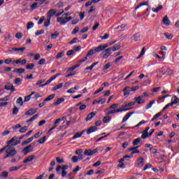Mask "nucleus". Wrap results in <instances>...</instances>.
<instances>
[{
  "instance_id": "obj_17",
  "label": "nucleus",
  "mask_w": 179,
  "mask_h": 179,
  "mask_svg": "<svg viewBox=\"0 0 179 179\" xmlns=\"http://www.w3.org/2000/svg\"><path fill=\"white\" fill-rule=\"evenodd\" d=\"M13 73H24L26 72V70L23 68H20V69H15L13 71Z\"/></svg>"
},
{
  "instance_id": "obj_6",
  "label": "nucleus",
  "mask_w": 179,
  "mask_h": 179,
  "mask_svg": "<svg viewBox=\"0 0 179 179\" xmlns=\"http://www.w3.org/2000/svg\"><path fill=\"white\" fill-rule=\"evenodd\" d=\"M111 50L112 49L109 48L102 50L103 58L104 59H107V58H108L110 57V55H111V54H113V52Z\"/></svg>"
},
{
  "instance_id": "obj_16",
  "label": "nucleus",
  "mask_w": 179,
  "mask_h": 179,
  "mask_svg": "<svg viewBox=\"0 0 179 179\" xmlns=\"http://www.w3.org/2000/svg\"><path fill=\"white\" fill-rule=\"evenodd\" d=\"M162 22L165 26H170V20L167 15L164 17Z\"/></svg>"
},
{
  "instance_id": "obj_22",
  "label": "nucleus",
  "mask_w": 179,
  "mask_h": 179,
  "mask_svg": "<svg viewBox=\"0 0 179 179\" xmlns=\"http://www.w3.org/2000/svg\"><path fill=\"white\" fill-rule=\"evenodd\" d=\"M33 139H34V137L31 136V138H28L27 140L22 141V146H24V145H27L28 143L33 142Z\"/></svg>"
},
{
  "instance_id": "obj_3",
  "label": "nucleus",
  "mask_w": 179,
  "mask_h": 179,
  "mask_svg": "<svg viewBox=\"0 0 179 179\" xmlns=\"http://www.w3.org/2000/svg\"><path fill=\"white\" fill-rule=\"evenodd\" d=\"M101 51L103 50L100 45L98 47H94L88 51L86 57H91V55H94L96 52H101Z\"/></svg>"
},
{
  "instance_id": "obj_50",
  "label": "nucleus",
  "mask_w": 179,
  "mask_h": 179,
  "mask_svg": "<svg viewBox=\"0 0 179 179\" xmlns=\"http://www.w3.org/2000/svg\"><path fill=\"white\" fill-rule=\"evenodd\" d=\"M17 113H19V108H17V107H16V106H14V108L13 109V115H17Z\"/></svg>"
},
{
  "instance_id": "obj_14",
  "label": "nucleus",
  "mask_w": 179,
  "mask_h": 179,
  "mask_svg": "<svg viewBox=\"0 0 179 179\" xmlns=\"http://www.w3.org/2000/svg\"><path fill=\"white\" fill-rule=\"evenodd\" d=\"M37 113V109L30 108L25 113V115H33V114H36Z\"/></svg>"
},
{
  "instance_id": "obj_46",
  "label": "nucleus",
  "mask_w": 179,
  "mask_h": 179,
  "mask_svg": "<svg viewBox=\"0 0 179 179\" xmlns=\"http://www.w3.org/2000/svg\"><path fill=\"white\" fill-rule=\"evenodd\" d=\"M84 155H85V156H92V150L91 149L85 150L84 152Z\"/></svg>"
},
{
  "instance_id": "obj_24",
  "label": "nucleus",
  "mask_w": 179,
  "mask_h": 179,
  "mask_svg": "<svg viewBox=\"0 0 179 179\" xmlns=\"http://www.w3.org/2000/svg\"><path fill=\"white\" fill-rule=\"evenodd\" d=\"M99 64V62H94L90 66L86 67L85 68V71H92V69H93L96 65Z\"/></svg>"
},
{
  "instance_id": "obj_49",
  "label": "nucleus",
  "mask_w": 179,
  "mask_h": 179,
  "mask_svg": "<svg viewBox=\"0 0 179 179\" xmlns=\"http://www.w3.org/2000/svg\"><path fill=\"white\" fill-rule=\"evenodd\" d=\"M41 135H43V131H38V132L36 133L33 137H34V138H35L36 139H37V138H40V136H41Z\"/></svg>"
},
{
  "instance_id": "obj_33",
  "label": "nucleus",
  "mask_w": 179,
  "mask_h": 179,
  "mask_svg": "<svg viewBox=\"0 0 179 179\" xmlns=\"http://www.w3.org/2000/svg\"><path fill=\"white\" fill-rule=\"evenodd\" d=\"M22 167V166H11L10 167L9 171L10 173H12V171H17V170H19L20 168Z\"/></svg>"
},
{
  "instance_id": "obj_23",
  "label": "nucleus",
  "mask_w": 179,
  "mask_h": 179,
  "mask_svg": "<svg viewBox=\"0 0 179 179\" xmlns=\"http://www.w3.org/2000/svg\"><path fill=\"white\" fill-rule=\"evenodd\" d=\"M115 113H121V109H113V110H109L106 113V115H110L111 114H115Z\"/></svg>"
},
{
  "instance_id": "obj_13",
  "label": "nucleus",
  "mask_w": 179,
  "mask_h": 179,
  "mask_svg": "<svg viewBox=\"0 0 179 179\" xmlns=\"http://www.w3.org/2000/svg\"><path fill=\"white\" fill-rule=\"evenodd\" d=\"M132 114H135L134 111L130 112L129 113H127L124 118L122 120V124H124V122H127V121H128V119L131 117V115H132Z\"/></svg>"
},
{
  "instance_id": "obj_48",
  "label": "nucleus",
  "mask_w": 179,
  "mask_h": 179,
  "mask_svg": "<svg viewBox=\"0 0 179 179\" xmlns=\"http://www.w3.org/2000/svg\"><path fill=\"white\" fill-rule=\"evenodd\" d=\"M113 66V63L112 62H109L108 64H106L104 67H103V71H106V69H108V68H110V66Z\"/></svg>"
},
{
  "instance_id": "obj_34",
  "label": "nucleus",
  "mask_w": 179,
  "mask_h": 179,
  "mask_svg": "<svg viewBox=\"0 0 179 179\" xmlns=\"http://www.w3.org/2000/svg\"><path fill=\"white\" fill-rule=\"evenodd\" d=\"M32 27H34V23L33 22H29L27 24V30H30Z\"/></svg>"
},
{
  "instance_id": "obj_37",
  "label": "nucleus",
  "mask_w": 179,
  "mask_h": 179,
  "mask_svg": "<svg viewBox=\"0 0 179 179\" xmlns=\"http://www.w3.org/2000/svg\"><path fill=\"white\" fill-rule=\"evenodd\" d=\"M58 36H59V32L55 31L54 34H52L50 35V37L52 40H55V38H57V37H58Z\"/></svg>"
},
{
  "instance_id": "obj_64",
  "label": "nucleus",
  "mask_w": 179,
  "mask_h": 179,
  "mask_svg": "<svg viewBox=\"0 0 179 179\" xmlns=\"http://www.w3.org/2000/svg\"><path fill=\"white\" fill-rule=\"evenodd\" d=\"M10 97L9 96H6L4 98L0 99V101H8Z\"/></svg>"
},
{
  "instance_id": "obj_54",
  "label": "nucleus",
  "mask_w": 179,
  "mask_h": 179,
  "mask_svg": "<svg viewBox=\"0 0 179 179\" xmlns=\"http://www.w3.org/2000/svg\"><path fill=\"white\" fill-rule=\"evenodd\" d=\"M56 161L59 164H61V163H65V161L64 160V159H61L60 157H57L56 158Z\"/></svg>"
},
{
  "instance_id": "obj_9",
  "label": "nucleus",
  "mask_w": 179,
  "mask_h": 179,
  "mask_svg": "<svg viewBox=\"0 0 179 179\" xmlns=\"http://www.w3.org/2000/svg\"><path fill=\"white\" fill-rule=\"evenodd\" d=\"M149 129H150V127H148L143 131V134L141 135V139H146V138H149V133L148 132Z\"/></svg>"
},
{
  "instance_id": "obj_26",
  "label": "nucleus",
  "mask_w": 179,
  "mask_h": 179,
  "mask_svg": "<svg viewBox=\"0 0 179 179\" xmlns=\"http://www.w3.org/2000/svg\"><path fill=\"white\" fill-rule=\"evenodd\" d=\"M80 66V64H77L70 68H69L67 69V72H71V71H75V69H76V68H79Z\"/></svg>"
},
{
  "instance_id": "obj_61",
  "label": "nucleus",
  "mask_w": 179,
  "mask_h": 179,
  "mask_svg": "<svg viewBox=\"0 0 179 179\" xmlns=\"http://www.w3.org/2000/svg\"><path fill=\"white\" fill-rule=\"evenodd\" d=\"M61 73H57L55 76H52L50 79L52 80H55V79H57V78H58V76H61Z\"/></svg>"
},
{
  "instance_id": "obj_53",
  "label": "nucleus",
  "mask_w": 179,
  "mask_h": 179,
  "mask_svg": "<svg viewBox=\"0 0 179 179\" xmlns=\"http://www.w3.org/2000/svg\"><path fill=\"white\" fill-rule=\"evenodd\" d=\"M164 35L165 36L166 38H168V40H171L173 37L172 34H170L169 35V34H167V33H164Z\"/></svg>"
},
{
  "instance_id": "obj_20",
  "label": "nucleus",
  "mask_w": 179,
  "mask_h": 179,
  "mask_svg": "<svg viewBox=\"0 0 179 179\" xmlns=\"http://www.w3.org/2000/svg\"><path fill=\"white\" fill-rule=\"evenodd\" d=\"M65 101V98H58L57 100L53 103V106H59L62 103Z\"/></svg>"
},
{
  "instance_id": "obj_25",
  "label": "nucleus",
  "mask_w": 179,
  "mask_h": 179,
  "mask_svg": "<svg viewBox=\"0 0 179 179\" xmlns=\"http://www.w3.org/2000/svg\"><path fill=\"white\" fill-rule=\"evenodd\" d=\"M141 138H137L136 139H134L132 142V145L133 146H138V145H139V143H141Z\"/></svg>"
},
{
  "instance_id": "obj_60",
  "label": "nucleus",
  "mask_w": 179,
  "mask_h": 179,
  "mask_svg": "<svg viewBox=\"0 0 179 179\" xmlns=\"http://www.w3.org/2000/svg\"><path fill=\"white\" fill-rule=\"evenodd\" d=\"M22 37H23V34H22V32H17L16 34H15V38H22Z\"/></svg>"
},
{
  "instance_id": "obj_4",
  "label": "nucleus",
  "mask_w": 179,
  "mask_h": 179,
  "mask_svg": "<svg viewBox=\"0 0 179 179\" xmlns=\"http://www.w3.org/2000/svg\"><path fill=\"white\" fill-rule=\"evenodd\" d=\"M15 141H17V136H13L10 141L6 142V145L4 146L3 148L0 149V153H2L5 150L8 149L9 148L10 143H13Z\"/></svg>"
},
{
  "instance_id": "obj_15",
  "label": "nucleus",
  "mask_w": 179,
  "mask_h": 179,
  "mask_svg": "<svg viewBox=\"0 0 179 179\" xmlns=\"http://www.w3.org/2000/svg\"><path fill=\"white\" fill-rule=\"evenodd\" d=\"M85 132H86V130H83L80 133L78 132L76 133L73 137L72 139H78V138H80V136H82L83 135V134H85Z\"/></svg>"
},
{
  "instance_id": "obj_51",
  "label": "nucleus",
  "mask_w": 179,
  "mask_h": 179,
  "mask_svg": "<svg viewBox=\"0 0 179 179\" xmlns=\"http://www.w3.org/2000/svg\"><path fill=\"white\" fill-rule=\"evenodd\" d=\"M27 129H28V127L24 126V127H22L21 129H20L19 131H20V134H24V132H26V131H27Z\"/></svg>"
},
{
  "instance_id": "obj_27",
  "label": "nucleus",
  "mask_w": 179,
  "mask_h": 179,
  "mask_svg": "<svg viewBox=\"0 0 179 179\" xmlns=\"http://www.w3.org/2000/svg\"><path fill=\"white\" fill-rule=\"evenodd\" d=\"M55 97V94H52L45 98L43 101H51Z\"/></svg>"
},
{
  "instance_id": "obj_41",
  "label": "nucleus",
  "mask_w": 179,
  "mask_h": 179,
  "mask_svg": "<svg viewBox=\"0 0 179 179\" xmlns=\"http://www.w3.org/2000/svg\"><path fill=\"white\" fill-rule=\"evenodd\" d=\"M51 24V18H48L46 21L44 22V27H48Z\"/></svg>"
},
{
  "instance_id": "obj_43",
  "label": "nucleus",
  "mask_w": 179,
  "mask_h": 179,
  "mask_svg": "<svg viewBox=\"0 0 179 179\" xmlns=\"http://www.w3.org/2000/svg\"><path fill=\"white\" fill-rule=\"evenodd\" d=\"M80 41L78 40V38H73L69 43V44L72 45V44H76V43H79Z\"/></svg>"
},
{
  "instance_id": "obj_52",
  "label": "nucleus",
  "mask_w": 179,
  "mask_h": 179,
  "mask_svg": "<svg viewBox=\"0 0 179 179\" xmlns=\"http://www.w3.org/2000/svg\"><path fill=\"white\" fill-rule=\"evenodd\" d=\"M118 103L112 104L107 110H114V108H117Z\"/></svg>"
},
{
  "instance_id": "obj_21",
  "label": "nucleus",
  "mask_w": 179,
  "mask_h": 179,
  "mask_svg": "<svg viewBox=\"0 0 179 179\" xmlns=\"http://www.w3.org/2000/svg\"><path fill=\"white\" fill-rule=\"evenodd\" d=\"M179 99L177 97V96H173L171 99V103H170L172 106H174V104H177L178 103Z\"/></svg>"
},
{
  "instance_id": "obj_57",
  "label": "nucleus",
  "mask_w": 179,
  "mask_h": 179,
  "mask_svg": "<svg viewBox=\"0 0 179 179\" xmlns=\"http://www.w3.org/2000/svg\"><path fill=\"white\" fill-rule=\"evenodd\" d=\"M143 160H145V159H143V157H141L140 158L138 159L137 160V164L139 166L141 164H142V163H143Z\"/></svg>"
},
{
  "instance_id": "obj_62",
  "label": "nucleus",
  "mask_w": 179,
  "mask_h": 179,
  "mask_svg": "<svg viewBox=\"0 0 179 179\" xmlns=\"http://www.w3.org/2000/svg\"><path fill=\"white\" fill-rule=\"evenodd\" d=\"M79 31V27H76L71 32V34H76Z\"/></svg>"
},
{
  "instance_id": "obj_5",
  "label": "nucleus",
  "mask_w": 179,
  "mask_h": 179,
  "mask_svg": "<svg viewBox=\"0 0 179 179\" xmlns=\"http://www.w3.org/2000/svg\"><path fill=\"white\" fill-rule=\"evenodd\" d=\"M69 20H72L71 16L66 17L64 19H62V17H57V22L60 23V24H66V23H68V22H69Z\"/></svg>"
},
{
  "instance_id": "obj_39",
  "label": "nucleus",
  "mask_w": 179,
  "mask_h": 179,
  "mask_svg": "<svg viewBox=\"0 0 179 179\" xmlns=\"http://www.w3.org/2000/svg\"><path fill=\"white\" fill-rule=\"evenodd\" d=\"M67 113H69L70 115L75 114V113H76V110H75V108L71 107L67 110Z\"/></svg>"
},
{
  "instance_id": "obj_30",
  "label": "nucleus",
  "mask_w": 179,
  "mask_h": 179,
  "mask_svg": "<svg viewBox=\"0 0 179 179\" xmlns=\"http://www.w3.org/2000/svg\"><path fill=\"white\" fill-rule=\"evenodd\" d=\"M102 121H103V124H108V122H110V121H111V117L105 116Z\"/></svg>"
},
{
  "instance_id": "obj_44",
  "label": "nucleus",
  "mask_w": 179,
  "mask_h": 179,
  "mask_svg": "<svg viewBox=\"0 0 179 179\" xmlns=\"http://www.w3.org/2000/svg\"><path fill=\"white\" fill-rule=\"evenodd\" d=\"M22 59H19L17 60H13V66H16V65H18V64H21Z\"/></svg>"
},
{
  "instance_id": "obj_8",
  "label": "nucleus",
  "mask_w": 179,
  "mask_h": 179,
  "mask_svg": "<svg viewBox=\"0 0 179 179\" xmlns=\"http://www.w3.org/2000/svg\"><path fill=\"white\" fill-rule=\"evenodd\" d=\"M134 103H136L137 104H143V103H145V100L143 99V96H142L134 97Z\"/></svg>"
},
{
  "instance_id": "obj_55",
  "label": "nucleus",
  "mask_w": 179,
  "mask_h": 179,
  "mask_svg": "<svg viewBox=\"0 0 179 179\" xmlns=\"http://www.w3.org/2000/svg\"><path fill=\"white\" fill-rule=\"evenodd\" d=\"M110 45V43H105L104 45H101V49L102 50V51H103V50H106V48H107L108 46Z\"/></svg>"
},
{
  "instance_id": "obj_28",
  "label": "nucleus",
  "mask_w": 179,
  "mask_h": 179,
  "mask_svg": "<svg viewBox=\"0 0 179 179\" xmlns=\"http://www.w3.org/2000/svg\"><path fill=\"white\" fill-rule=\"evenodd\" d=\"M4 64L6 65H9L10 64H13V58H8L3 60Z\"/></svg>"
},
{
  "instance_id": "obj_40",
  "label": "nucleus",
  "mask_w": 179,
  "mask_h": 179,
  "mask_svg": "<svg viewBox=\"0 0 179 179\" xmlns=\"http://www.w3.org/2000/svg\"><path fill=\"white\" fill-rule=\"evenodd\" d=\"M64 55H65V52L64 51L57 53V55H56V59H59V58H62Z\"/></svg>"
},
{
  "instance_id": "obj_29",
  "label": "nucleus",
  "mask_w": 179,
  "mask_h": 179,
  "mask_svg": "<svg viewBox=\"0 0 179 179\" xmlns=\"http://www.w3.org/2000/svg\"><path fill=\"white\" fill-rule=\"evenodd\" d=\"M132 40H134V41H139L141 40V35H139V34H136L133 35Z\"/></svg>"
},
{
  "instance_id": "obj_32",
  "label": "nucleus",
  "mask_w": 179,
  "mask_h": 179,
  "mask_svg": "<svg viewBox=\"0 0 179 179\" xmlns=\"http://www.w3.org/2000/svg\"><path fill=\"white\" fill-rule=\"evenodd\" d=\"M156 103L155 100L151 101L148 104L145 106V110H149V108H151V107Z\"/></svg>"
},
{
  "instance_id": "obj_2",
  "label": "nucleus",
  "mask_w": 179,
  "mask_h": 179,
  "mask_svg": "<svg viewBox=\"0 0 179 179\" xmlns=\"http://www.w3.org/2000/svg\"><path fill=\"white\" fill-rule=\"evenodd\" d=\"M68 169H69V166L67 165H63V166L59 165L56 168V171L57 173H59V171H61L62 170V177H63L64 178L66 177V171L65 170H68Z\"/></svg>"
},
{
  "instance_id": "obj_18",
  "label": "nucleus",
  "mask_w": 179,
  "mask_h": 179,
  "mask_svg": "<svg viewBox=\"0 0 179 179\" xmlns=\"http://www.w3.org/2000/svg\"><path fill=\"white\" fill-rule=\"evenodd\" d=\"M56 13L57 10H55V9H50L48 12V17H49V19H51V17H52V16H54V15H55Z\"/></svg>"
},
{
  "instance_id": "obj_7",
  "label": "nucleus",
  "mask_w": 179,
  "mask_h": 179,
  "mask_svg": "<svg viewBox=\"0 0 179 179\" xmlns=\"http://www.w3.org/2000/svg\"><path fill=\"white\" fill-rule=\"evenodd\" d=\"M31 144H29L28 146L24 148L22 150L24 156H26V155H27V153H30V152H33V149L31 148Z\"/></svg>"
},
{
  "instance_id": "obj_56",
  "label": "nucleus",
  "mask_w": 179,
  "mask_h": 179,
  "mask_svg": "<svg viewBox=\"0 0 179 179\" xmlns=\"http://www.w3.org/2000/svg\"><path fill=\"white\" fill-rule=\"evenodd\" d=\"M78 161H79V158L77 156H73L71 158V162H73V163H78Z\"/></svg>"
},
{
  "instance_id": "obj_63",
  "label": "nucleus",
  "mask_w": 179,
  "mask_h": 179,
  "mask_svg": "<svg viewBox=\"0 0 179 179\" xmlns=\"http://www.w3.org/2000/svg\"><path fill=\"white\" fill-rule=\"evenodd\" d=\"M27 69H33L34 68V64L31 63L26 66Z\"/></svg>"
},
{
  "instance_id": "obj_11",
  "label": "nucleus",
  "mask_w": 179,
  "mask_h": 179,
  "mask_svg": "<svg viewBox=\"0 0 179 179\" xmlns=\"http://www.w3.org/2000/svg\"><path fill=\"white\" fill-rule=\"evenodd\" d=\"M5 90H12V92H16V89H15V86L12 84L8 83V85H4Z\"/></svg>"
},
{
  "instance_id": "obj_10",
  "label": "nucleus",
  "mask_w": 179,
  "mask_h": 179,
  "mask_svg": "<svg viewBox=\"0 0 179 179\" xmlns=\"http://www.w3.org/2000/svg\"><path fill=\"white\" fill-rule=\"evenodd\" d=\"M96 130H97V127L92 126L87 129H85V132H87V135H90V134H92V132H96Z\"/></svg>"
},
{
  "instance_id": "obj_12",
  "label": "nucleus",
  "mask_w": 179,
  "mask_h": 179,
  "mask_svg": "<svg viewBox=\"0 0 179 179\" xmlns=\"http://www.w3.org/2000/svg\"><path fill=\"white\" fill-rule=\"evenodd\" d=\"M97 114V112H92L87 115L85 121L88 122V121H92V119Z\"/></svg>"
},
{
  "instance_id": "obj_31",
  "label": "nucleus",
  "mask_w": 179,
  "mask_h": 179,
  "mask_svg": "<svg viewBox=\"0 0 179 179\" xmlns=\"http://www.w3.org/2000/svg\"><path fill=\"white\" fill-rule=\"evenodd\" d=\"M163 9V6L162 5H159L157 8H152V12L155 13H157L159 10H162Z\"/></svg>"
},
{
  "instance_id": "obj_35",
  "label": "nucleus",
  "mask_w": 179,
  "mask_h": 179,
  "mask_svg": "<svg viewBox=\"0 0 179 179\" xmlns=\"http://www.w3.org/2000/svg\"><path fill=\"white\" fill-rule=\"evenodd\" d=\"M38 117V114H36L34 115L32 117L27 120V123L29 124V122H33L34 120H36Z\"/></svg>"
},
{
  "instance_id": "obj_47",
  "label": "nucleus",
  "mask_w": 179,
  "mask_h": 179,
  "mask_svg": "<svg viewBox=\"0 0 179 179\" xmlns=\"http://www.w3.org/2000/svg\"><path fill=\"white\" fill-rule=\"evenodd\" d=\"M87 31H89V27H83L80 31V34H83V33H86Z\"/></svg>"
},
{
  "instance_id": "obj_45",
  "label": "nucleus",
  "mask_w": 179,
  "mask_h": 179,
  "mask_svg": "<svg viewBox=\"0 0 179 179\" xmlns=\"http://www.w3.org/2000/svg\"><path fill=\"white\" fill-rule=\"evenodd\" d=\"M15 85H17V86H20V85H21L22 83V78H16L15 82H14Z\"/></svg>"
},
{
  "instance_id": "obj_42",
  "label": "nucleus",
  "mask_w": 179,
  "mask_h": 179,
  "mask_svg": "<svg viewBox=\"0 0 179 179\" xmlns=\"http://www.w3.org/2000/svg\"><path fill=\"white\" fill-rule=\"evenodd\" d=\"M45 141H47V136H43L42 138H41L38 142V143H41V145H43V143H44L45 142Z\"/></svg>"
},
{
  "instance_id": "obj_59",
  "label": "nucleus",
  "mask_w": 179,
  "mask_h": 179,
  "mask_svg": "<svg viewBox=\"0 0 179 179\" xmlns=\"http://www.w3.org/2000/svg\"><path fill=\"white\" fill-rule=\"evenodd\" d=\"M44 29H41V30H39V31H37L36 33H35V36H41V34H44Z\"/></svg>"
},
{
  "instance_id": "obj_19",
  "label": "nucleus",
  "mask_w": 179,
  "mask_h": 179,
  "mask_svg": "<svg viewBox=\"0 0 179 179\" xmlns=\"http://www.w3.org/2000/svg\"><path fill=\"white\" fill-rule=\"evenodd\" d=\"M34 157H36L34 155H30L24 159L23 163L26 164V163H29V162L34 160Z\"/></svg>"
},
{
  "instance_id": "obj_36",
  "label": "nucleus",
  "mask_w": 179,
  "mask_h": 179,
  "mask_svg": "<svg viewBox=\"0 0 179 179\" xmlns=\"http://www.w3.org/2000/svg\"><path fill=\"white\" fill-rule=\"evenodd\" d=\"M17 104H19L20 107L23 106V98L19 97L16 101Z\"/></svg>"
},
{
  "instance_id": "obj_58",
  "label": "nucleus",
  "mask_w": 179,
  "mask_h": 179,
  "mask_svg": "<svg viewBox=\"0 0 179 179\" xmlns=\"http://www.w3.org/2000/svg\"><path fill=\"white\" fill-rule=\"evenodd\" d=\"M38 5V3H34L32 5H31V9L32 10H34V9H37Z\"/></svg>"
},
{
  "instance_id": "obj_1",
  "label": "nucleus",
  "mask_w": 179,
  "mask_h": 179,
  "mask_svg": "<svg viewBox=\"0 0 179 179\" xmlns=\"http://www.w3.org/2000/svg\"><path fill=\"white\" fill-rule=\"evenodd\" d=\"M20 143V140L17 138V140L11 143L9 147L7 148V149L6 150V152L8 153L10 157H13V156H15L17 153V151H16V149H15L14 148H12V146H17V145H19Z\"/></svg>"
},
{
  "instance_id": "obj_38",
  "label": "nucleus",
  "mask_w": 179,
  "mask_h": 179,
  "mask_svg": "<svg viewBox=\"0 0 179 179\" xmlns=\"http://www.w3.org/2000/svg\"><path fill=\"white\" fill-rule=\"evenodd\" d=\"M8 176H9V172L8 171H3L1 174V178H8Z\"/></svg>"
}]
</instances>
